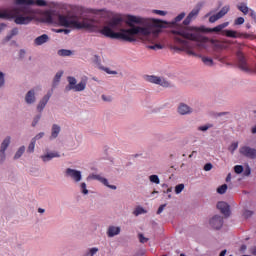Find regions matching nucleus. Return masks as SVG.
I'll use <instances>...</instances> for the list:
<instances>
[{"instance_id":"f257e3e1","label":"nucleus","mask_w":256,"mask_h":256,"mask_svg":"<svg viewBox=\"0 0 256 256\" xmlns=\"http://www.w3.org/2000/svg\"><path fill=\"white\" fill-rule=\"evenodd\" d=\"M13 3L15 6L12 9L0 11V19L13 20L16 25H30L37 21L39 9L33 7L48 9L43 13L46 23H58L60 27L69 29L93 31L97 27V20L89 15H97L103 19L111 17V12L107 9H91L50 0H13Z\"/></svg>"},{"instance_id":"f03ea898","label":"nucleus","mask_w":256,"mask_h":256,"mask_svg":"<svg viewBox=\"0 0 256 256\" xmlns=\"http://www.w3.org/2000/svg\"><path fill=\"white\" fill-rule=\"evenodd\" d=\"M185 15V12H181L172 22H167L142 16L114 14L104 23L100 33L104 37H109V39H122V41H128L129 43H133L139 39L143 43L152 44L147 46L148 49L159 51V49H163L161 44H157L159 35H161L163 29L175 27L172 30L173 35H175L174 43L170 44L169 47L170 49L174 46L181 47V43L177 42L176 39H183L185 41L187 37L179 33V31L190 28L179 25L185 19Z\"/></svg>"},{"instance_id":"7ed1b4c3","label":"nucleus","mask_w":256,"mask_h":256,"mask_svg":"<svg viewBox=\"0 0 256 256\" xmlns=\"http://www.w3.org/2000/svg\"><path fill=\"white\" fill-rule=\"evenodd\" d=\"M228 26L229 22H224L214 28H206L205 26H190V28L180 30L178 33L186 37V39L189 41H194L195 43L176 38V43H180L181 47L171 46V50L175 51V53H181V51H184L191 57H197V51H201V49H207V45L205 43H208L209 41V38L203 36L201 33H219Z\"/></svg>"},{"instance_id":"20e7f679","label":"nucleus","mask_w":256,"mask_h":256,"mask_svg":"<svg viewBox=\"0 0 256 256\" xmlns=\"http://www.w3.org/2000/svg\"><path fill=\"white\" fill-rule=\"evenodd\" d=\"M68 85L65 87L66 93L69 91H74L75 93H81L87 89V77L82 78L79 83H77V78L73 76L67 77Z\"/></svg>"},{"instance_id":"39448f33","label":"nucleus","mask_w":256,"mask_h":256,"mask_svg":"<svg viewBox=\"0 0 256 256\" xmlns=\"http://www.w3.org/2000/svg\"><path fill=\"white\" fill-rule=\"evenodd\" d=\"M64 175L67 179L73 181V183H81L83 180V172H81V170L66 168Z\"/></svg>"},{"instance_id":"423d86ee","label":"nucleus","mask_w":256,"mask_h":256,"mask_svg":"<svg viewBox=\"0 0 256 256\" xmlns=\"http://www.w3.org/2000/svg\"><path fill=\"white\" fill-rule=\"evenodd\" d=\"M86 179L87 181H99V183H102V185L108 187V189H112V191H117V186L109 184V180L103 177L101 174H90Z\"/></svg>"},{"instance_id":"0eeeda50","label":"nucleus","mask_w":256,"mask_h":256,"mask_svg":"<svg viewBox=\"0 0 256 256\" xmlns=\"http://www.w3.org/2000/svg\"><path fill=\"white\" fill-rule=\"evenodd\" d=\"M24 103L28 107H33L37 103V89L31 88L24 95Z\"/></svg>"},{"instance_id":"6e6552de","label":"nucleus","mask_w":256,"mask_h":256,"mask_svg":"<svg viewBox=\"0 0 256 256\" xmlns=\"http://www.w3.org/2000/svg\"><path fill=\"white\" fill-rule=\"evenodd\" d=\"M239 153L240 155H242V157H246V159H252L255 160L256 159V148H253L251 146H241L239 148Z\"/></svg>"},{"instance_id":"1a4fd4ad","label":"nucleus","mask_w":256,"mask_h":256,"mask_svg":"<svg viewBox=\"0 0 256 256\" xmlns=\"http://www.w3.org/2000/svg\"><path fill=\"white\" fill-rule=\"evenodd\" d=\"M223 223L224 221L221 215H214L208 221L210 229H214L215 231H219L223 227Z\"/></svg>"},{"instance_id":"9d476101","label":"nucleus","mask_w":256,"mask_h":256,"mask_svg":"<svg viewBox=\"0 0 256 256\" xmlns=\"http://www.w3.org/2000/svg\"><path fill=\"white\" fill-rule=\"evenodd\" d=\"M51 99V92H48L46 95H44L37 103L36 105V111L38 113H43L45 111V108L47 107V103H49Z\"/></svg>"},{"instance_id":"9b49d317","label":"nucleus","mask_w":256,"mask_h":256,"mask_svg":"<svg viewBox=\"0 0 256 256\" xmlns=\"http://www.w3.org/2000/svg\"><path fill=\"white\" fill-rule=\"evenodd\" d=\"M59 157H61V154L57 151H46L40 156V159L43 161V163H49V161H52V159H57Z\"/></svg>"},{"instance_id":"f8f14e48","label":"nucleus","mask_w":256,"mask_h":256,"mask_svg":"<svg viewBox=\"0 0 256 256\" xmlns=\"http://www.w3.org/2000/svg\"><path fill=\"white\" fill-rule=\"evenodd\" d=\"M177 113L179 115H191V113H193V108H191V106L187 105L186 103L181 102L178 105Z\"/></svg>"},{"instance_id":"ddd939ff","label":"nucleus","mask_w":256,"mask_h":256,"mask_svg":"<svg viewBox=\"0 0 256 256\" xmlns=\"http://www.w3.org/2000/svg\"><path fill=\"white\" fill-rule=\"evenodd\" d=\"M199 8H194L192 11L187 15V17L183 21V25H190L191 21H195L199 15Z\"/></svg>"},{"instance_id":"4468645a","label":"nucleus","mask_w":256,"mask_h":256,"mask_svg":"<svg viewBox=\"0 0 256 256\" xmlns=\"http://www.w3.org/2000/svg\"><path fill=\"white\" fill-rule=\"evenodd\" d=\"M66 147L71 151L77 149L79 147V140L77 139V136H69L66 140Z\"/></svg>"},{"instance_id":"2eb2a0df","label":"nucleus","mask_w":256,"mask_h":256,"mask_svg":"<svg viewBox=\"0 0 256 256\" xmlns=\"http://www.w3.org/2000/svg\"><path fill=\"white\" fill-rule=\"evenodd\" d=\"M51 38L47 34H42L34 39L35 47H41V45H45V43H49Z\"/></svg>"},{"instance_id":"dca6fc26","label":"nucleus","mask_w":256,"mask_h":256,"mask_svg":"<svg viewBox=\"0 0 256 256\" xmlns=\"http://www.w3.org/2000/svg\"><path fill=\"white\" fill-rule=\"evenodd\" d=\"M217 209H219V211H221V214L225 217H229V215H231L229 204H227L226 202H218Z\"/></svg>"},{"instance_id":"f3484780","label":"nucleus","mask_w":256,"mask_h":256,"mask_svg":"<svg viewBox=\"0 0 256 256\" xmlns=\"http://www.w3.org/2000/svg\"><path fill=\"white\" fill-rule=\"evenodd\" d=\"M61 134V126L59 124H53L51 127L50 141H55Z\"/></svg>"},{"instance_id":"a211bd4d","label":"nucleus","mask_w":256,"mask_h":256,"mask_svg":"<svg viewBox=\"0 0 256 256\" xmlns=\"http://www.w3.org/2000/svg\"><path fill=\"white\" fill-rule=\"evenodd\" d=\"M224 35H226V37H230L232 39H239L243 37V34L235 31V30H224L223 31Z\"/></svg>"},{"instance_id":"6ab92c4d","label":"nucleus","mask_w":256,"mask_h":256,"mask_svg":"<svg viewBox=\"0 0 256 256\" xmlns=\"http://www.w3.org/2000/svg\"><path fill=\"white\" fill-rule=\"evenodd\" d=\"M121 233V227L119 226H110L107 230L108 237H115Z\"/></svg>"},{"instance_id":"aec40b11","label":"nucleus","mask_w":256,"mask_h":256,"mask_svg":"<svg viewBox=\"0 0 256 256\" xmlns=\"http://www.w3.org/2000/svg\"><path fill=\"white\" fill-rule=\"evenodd\" d=\"M237 9H238V11L243 13V15H249V11L251 8H249V6H247L246 2H241L237 5Z\"/></svg>"},{"instance_id":"412c9836","label":"nucleus","mask_w":256,"mask_h":256,"mask_svg":"<svg viewBox=\"0 0 256 256\" xmlns=\"http://www.w3.org/2000/svg\"><path fill=\"white\" fill-rule=\"evenodd\" d=\"M19 35V28L14 27L10 30V32L6 35L5 41H11L13 37H17Z\"/></svg>"},{"instance_id":"4be33fe9","label":"nucleus","mask_w":256,"mask_h":256,"mask_svg":"<svg viewBox=\"0 0 256 256\" xmlns=\"http://www.w3.org/2000/svg\"><path fill=\"white\" fill-rule=\"evenodd\" d=\"M63 73V70H60L55 74L52 82V87H57V85H59V83L61 82V78L63 77Z\"/></svg>"},{"instance_id":"5701e85b","label":"nucleus","mask_w":256,"mask_h":256,"mask_svg":"<svg viewBox=\"0 0 256 256\" xmlns=\"http://www.w3.org/2000/svg\"><path fill=\"white\" fill-rule=\"evenodd\" d=\"M9 145H11V136H7L0 145V151H7L9 148Z\"/></svg>"},{"instance_id":"b1692460","label":"nucleus","mask_w":256,"mask_h":256,"mask_svg":"<svg viewBox=\"0 0 256 256\" xmlns=\"http://www.w3.org/2000/svg\"><path fill=\"white\" fill-rule=\"evenodd\" d=\"M99 253V249L97 247L88 248L82 256H95Z\"/></svg>"},{"instance_id":"393cba45","label":"nucleus","mask_w":256,"mask_h":256,"mask_svg":"<svg viewBox=\"0 0 256 256\" xmlns=\"http://www.w3.org/2000/svg\"><path fill=\"white\" fill-rule=\"evenodd\" d=\"M157 85H160V87H171V82H169L167 79L164 77H159L158 76V82Z\"/></svg>"},{"instance_id":"a878e982","label":"nucleus","mask_w":256,"mask_h":256,"mask_svg":"<svg viewBox=\"0 0 256 256\" xmlns=\"http://www.w3.org/2000/svg\"><path fill=\"white\" fill-rule=\"evenodd\" d=\"M7 74L0 70V89H4L5 85H7Z\"/></svg>"},{"instance_id":"bb28decb","label":"nucleus","mask_w":256,"mask_h":256,"mask_svg":"<svg viewBox=\"0 0 256 256\" xmlns=\"http://www.w3.org/2000/svg\"><path fill=\"white\" fill-rule=\"evenodd\" d=\"M25 146H20L16 153L14 154V160L17 161V159H21L23 157V153H25Z\"/></svg>"},{"instance_id":"cd10ccee","label":"nucleus","mask_w":256,"mask_h":256,"mask_svg":"<svg viewBox=\"0 0 256 256\" xmlns=\"http://www.w3.org/2000/svg\"><path fill=\"white\" fill-rule=\"evenodd\" d=\"M57 53L59 57H71L73 55V51L67 49H60Z\"/></svg>"},{"instance_id":"c85d7f7f","label":"nucleus","mask_w":256,"mask_h":256,"mask_svg":"<svg viewBox=\"0 0 256 256\" xmlns=\"http://www.w3.org/2000/svg\"><path fill=\"white\" fill-rule=\"evenodd\" d=\"M211 45L215 46L216 49H225V45L223 44V41H219V40H214L211 39L210 40Z\"/></svg>"},{"instance_id":"c756f323","label":"nucleus","mask_w":256,"mask_h":256,"mask_svg":"<svg viewBox=\"0 0 256 256\" xmlns=\"http://www.w3.org/2000/svg\"><path fill=\"white\" fill-rule=\"evenodd\" d=\"M145 213H147V210H145V208L138 206L134 211H133V215H135V217H139V215H145Z\"/></svg>"},{"instance_id":"7c9ffc66","label":"nucleus","mask_w":256,"mask_h":256,"mask_svg":"<svg viewBox=\"0 0 256 256\" xmlns=\"http://www.w3.org/2000/svg\"><path fill=\"white\" fill-rule=\"evenodd\" d=\"M146 81L148 83H154V85H157V83L159 81V76L148 75V76H146Z\"/></svg>"},{"instance_id":"2f4dec72","label":"nucleus","mask_w":256,"mask_h":256,"mask_svg":"<svg viewBox=\"0 0 256 256\" xmlns=\"http://www.w3.org/2000/svg\"><path fill=\"white\" fill-rule=\"evenodd\" d=\"M230 7L224 6L222 9L217 13L218 16H220V19H223L229 13Z\"/></svg>"},{"instance_id":"473e14b6","label":"nucleus","mask_w":256,"mask_h":256,"mask_svg":"<svg viewBox=\"0 0 256 256\" xmlns=\"http://www.w3.org/2000/svg\"><path fill=\"white\" fill-rule=\"evenodd\" d=\"M41 112H39V114H36L34 117H33V120H32V127H37V125L39 124V121H41Z\"/></svg>"},{"instance_id":"72a5a7b5","label":"nucleus","mask_w":256,"mask_h":256,"mask_svg":"<svg viewBox=\"0 0 256 256\" xmlns=\"http://www.w3.org/2000/svg\"><path fill=\"white\" fill-rule=\"evenodd\" d=\"M79 187L82 195H89V190L87 189V183L82 182L80 183Z\"/></svg>"},{"instance_id":"f704fd0d","label":"nucleus","mask_w":256,"mask_h":256,"mask_svg":"<svg viewBox=\"0 0 256 256\" xmlns=\"http://www.w3.org/2000/svg\"><path fill=\"white\" fill-rule=\"evenodd\" d=\"M202 62L204 63V65H206V67H213L214 63H213V59L209 58V57H202Z\"/></svg>"},{"instance_id":"c9c22d12","label":"nucleus","mask_w":256,"mask_h":256,"mask_svg":"<svg viewBox=\"0 0 256 256\" xmlns=\"http://www.w3.org/2000/svg\"><path fill=\"white\" fill-rule=\"evenodd\" d=\"M227 189H228L227 184H223L219 186L216 191L219 195H225V193H227Z\"/></svg>"},{"instance_id":"e433bc0d","label":"nucleus","mask_w":256,"mask_h":256,"mask_svg":"<svg viewBox=\"0 0 256 256\" xmlns=\"http://www.w3.org/2000/svg\"><path fill=\"white\" fill-rule=\"evenodd\" d=\"M37 142H35L33 139H31L28 148H27V153H35V145Z\"/></svg>"},{"instance_id":"4c0bfd02","label":"nucleus","mask_w":256,"mask_h":256,"mask_svg":"<svg viewBox=\"0 0 256 256\" xmlns=\"http://www.w3.org/2000/svg\"><path fill=\"white\" fill-rule=\"evenodd\" d=\"M149 181L150 183H155V185H159V183H161L159 176L155 174L149 176Z\"/></svg>"},{"instance_id":"58836bf2","label":"nucleus","mask_w":256,"mask_h":256,"mask_svg":"<svg viewBox=\"0 0 256 256\" xmlns=\"http://www.w3.org/2000/svg\"><path fill=\"white\" fill-rule=\"evenodd\" d=\"M185 190V184H178L175 186L174 191L176 195H180Z\"/></svg>"},{"instance_id":"ea45409f","label":"nucleus","mask_w":256,"mask_h":256,"mask_svg":"<svg viewBox=\"0 0 256 256\" xmlns=\"http://www.w3.org/2000/svg\"><path fill=\"white\" fill-rule=\"evenodd\" d=\"M152 13H154V15H159L160 17H165V15H168V12L165 10H152Z\"/></svg>"},{"instance_id":"a19ab883","label":"nucleus","mask_w":256,"mask_h":256,"mask_svg":"<svg viewBox=\"0 0 256 256\" xmlns=\"http://www.w3.org/2000/svg\"><path fill=\"white\" fill-rule=\"evenodd\" d=\"M43 137H45V132H39L38 134H36L32 140H34L35 142L37 141H41V139H43Z\"/></svg>"},{"instance_id":"79ce46f5","label":"nucleus","mask_w":256,"mask_h":256,"mask_svg":"<svg viewBox=\"0 0 256 256\" xmlns=\"http://www.w3.org/2000/svg\"><path fill=\"white\" fill-rule=\"evenodd\" d=\"M239 147V142H234L229 146V151L231 153H235V151H237V148Z\"/></svg>"},{"instance_id":"37998d69","label":"nucleus","mask_w":256,"mask_h":256,"mask_svg":"<svg viewBox=\"0 0 256 256\" xmlns=\"http://www.w3.org/2000/svg\"><path fill=\"white\" fill-rule=\"evenodd\" d=\"M211 127H213V125H211V124H206L204 126H199L198 131H202L203 133H205L206 131H209V129H211Z\"/></svg>"},{"instance_id":"c03bdc74","label":"nucleus","mask_w":256,"mask_h":256,"mask_svg":"<svg viewBox=\"0 0 256 256\" xmlns=\"http://www.w3.org/2000/svg\"><path fill=\"white\" fill-rule=\"evenodd\" d=\"M219 19H221L219 14H214V15L210 16L209 22L210 23H215L216 21H219Z\"/></svg>"},{"instance_id":"a18cd8bd","label":"nucleus","mask_w":256,"mask_h":256,"mask_svg":"<svg viewBox=\"0 0 256 256\" xmlns=\"http://www.w3.org/2000/svg\"><path fill=\"white\" fill-rule=\"evenodd\" d=\"M5 159H7V154L5 150H0V163H5Z\"/></svg>"},{"instance_id":"49530a36","label":"nucleus","mask_w":256,"mask_h":256,"mask_svg":"<svg viewBox=\"0 0 256 256\" xmlns=\"http://www.w3.org/2000/svg\"><path fill=\"white\" fill-rule=\"evenodd\" d=\"M234 171L237 175H241V173L243 172V166L242 165H236L234 166Z\"/></svg>"},{"instance_id":"de8ad7c7","label":"nucleus","mask_w":256,"mask_h":256,"mask_svg":"<svg viewBox=\"0 0 256 256\" xmlns=\"http://www.w3.org/2000/svg\"><path fill=\"white\" fill-rule=\"evenodd\" d=\"M101 99H102V101H105L106 103H111V101H113V97L107 96V95H105V94H103V95L101 96Z\"/></svg>"},{"instance_id":"09e8293b","label":"nucleus","mask_w":256,"mask_h":256,"mask_svg":"<svg viewBox=\"0 0 256 256\" xmlns=\"http://www.w3.org/2000/svg\"><path fill=\"white\" fill-rule=\"evenodd\" d=\"M243 23H245V18H243V17H238V18L234 21V25H243Z\"/></svg>"},{"instance_id":"8fccbe9b","label":"nucleus","mask_w":256,"mask_h":256,"mask_svg":"<svg viewBox=\"0 0 256 256\" xmlns=\"http://www.w3.org/2000/svg\"><path fill=\"white\" fill-rule=\"evenodd\" d=\"M138 239H139L140 243H147V241H149V238L144 237L143 234H138Z\"/></svg>"},{"instance_id":"3c124183","label":"nucleus","mask_w":256,"mask_h":256,"mask_svg":"<svg viewBox=\"0 0 256 256\" xmlns=\"http://www.w3.org/2000/svg\"><path fill=\"white\" fill-rule=\"evenodd\" d=\"M243 215H244L245 219H249V217H253V211L245 210Z\"/></svg>"},{"instance_id":"603ef678","label":"nucleus","mask_w":256,"mask_h":256,"mask_svg":"<svg viewBox=\"0 0 256 256\" xmlns=\"http://www.w3.org/2000/svg\"><path fill=\"white\" fill-rule=\"evenodd\" d=\"M248 15H250L251 19H253V21H256V12L255 10L251 9L248 12Z\"/></svg>"},{"instance_id":"864d4df0","label":"nucleus","mask_w":256,"mask_h":256,"mask_svg":"<svg viewBox=\"0 0 256 256\" xmlns=\"http://www.w3.org/2000/svg\"><path fill=\"white\" fill-rule=\"evenodd\" d=\"M213 169V164L207 163L204 165V171H211Z\"/></svg>"},{"instance_id":"5fc2aeb1","label":"nucleus","mask_w":256,"mask_h":256,"mask_svg":"<svg viewBox=\"0 0 256 256\" xmlns=\"http://www.w3.org/2000/svg\"><path fill=\"white\" fill-rule=\"evenodd\" d=\"M165 207H167V204H162L157 210V215H161V212L165 210Z\"/></svg>"},{"instance_id":"6e6d98bb","label":"nucleus","mask_w":256,"mask_h":256,"mask_svg":"<svg viewBox=\"0 0 256 256\" xmlns=\"http://www.w3.org/2000/svg\"><path fill=\"white\" fill-rule=\"evenodd\" d=\"M25 55H27V51H25V49H21L19 51V57L20 59H23L25 57Z\"/></svg>"},{"instance_id":"4d7b16f0","label":"nucleus","mask_w":256,"mask_h":256,"mask_svg":"<svg viewBox=\"0 0 256 256\" xmlns=\"http://www.w3.org/2000/svg\"><path fill=\"white\" fill-rule=\"evenodd\" d=\"M244 175L246 177H249L251 175V168L249 166H247V168L245 169Z\"/></svg>"},{"instance_id":"13d9d810","label":"nucleus","mask_w":256,"mask_h":256,"mask_svg":"<svg viewBox=\"0 0 256 256\" xmlns=\"http://www.w3.org/2000/svg\"><path fill=\"white\" fill-rule=\"evenodd\" d=\"M5 29H7V24L1 23L0 24V34L3 33V31H5Z\"/></svg>"},{"instance_id":"bf43d9fd","label":"nucleus","mask_w":256,"mask_h":256,"mask_svg":"<svg viewBox=\"0 0 256 256\" xmlns=\"http://www.w3.org/2000/svg\"><path fill=\"white\" fill-rule=\"evenodd\" d=\"M241 37H243L244 39H253V35H251V34H247V33H245V34H243V33H241Z\"/></svg>"},{"instance_id":"052dcab7","label":"nucleus","mask_w":256,"mask_h":256,"mask_svg":"<svg viewBox=\"0 0 256 256\" xmlns=\"http://www.w3.org/2000/svg\"><path fill=\"white\" fill-rule=\"evenodd\" d=\"M250 253L256 256V246L250 248Z\"/></svg>"},{"instance_id":"680f3d73","label":"nucleus","mask_w":256,"mask_h":256,"mask_svg":"<svg viewBox=\"0 0 256 256\" xmlns=\"http://www.w3.org/2000/svg\"><path fill=\"white\" fill-rule=\"evenodd\" d=\"M106 73H108V75H117V71H109V69H106Z\"/></svg>"},{"instance_id":"e2e57ef3","label":"nucleus","mask_w":256,"mask_h":256,"mask_svg":"<svg viewBox=\"0 0 256 256\" xmlns=\"http://www.w3.org/2000/svg\"><path fill=\"white\" fill-rule=\"evenodd\" d=\"M231 181V173H229L226 177V183H230Z\"/></svg>"},{"instance_id":"0e129e2a","label":"nucleus","mask_w":256,"mask_h":256,"mask_svg":"<svg viewBox=\"0 0 256 256\" xmlns=\"http://www.w3.org/2000/svg\"><path fill=\"white\" fill-rule=\"evenodd\" d=\"M222 42H223L224 47H225V45H231V41H229V40H224Z\"/></svg>"},{"instance_id":"69168bd1","label":"nucleus","mask_w":256,"mask_h":256,"mask_svg":"<svg viewBox=\"0 0 256 256\" xmlns=\"http://www.w3.org/2000/svg\"><path fill=\"white\" fill-rule=\"evenodd\" d=\"M225 255H227V250H223L219 254V256H225Z\"/></svg>"},{"instance_id":"338daca9","label":"nucleus","mask_w":256,"mask_h":256,"mask_svg":"<svg viewBox=\"0 0 256 256\" xmlns=\"http://www.w3.org/2000/svg\"><path fill=\"white\" fill-rule=\"evenodd\" d=\"M38 213H41V214L45 213V209H43V208H38Z\"/></svg>"},{"instance_id":"774afa93","label":"nucleus","mask_w":256,"mask_h":256,"mask_svg":"<svg viewBox=\"0 0 256 256\" xmlns=\"http://www.w3.org/2000/svg\"><path fill=\"white\" fill-rule=\"evenodd\" d=\"M171 191H173L172 187L168 188L166 191H164V193H171Z\"/></svg>"}]
</instances>
